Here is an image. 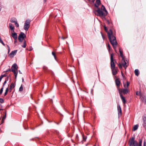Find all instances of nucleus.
<instances>
[{"label":"nucleus","mask_w":146,"mask_h":146,"mask_svg":"<svg viewBox=\"0 0 146 146\" xmlns=\"http://www.w3.org/2000/svg\"><path fill=\"white\" fill-rule=\"evenodd\" d=\"M104 30L106 32H107L108 38L110 43L115 50L116 52V48L117 46V43L115 36L114 33L112 32L111 29H110L109 31L107 32V29L106 27L104 26Z\"/></svg>","instance_id":"nucleus-1"},{"label":"nucleus","mask_w":146,"mask_h":146,"mask_svg":"<svg viewBox=\"0 0 146 146\" xmlns=\"http://www.w3.org/2000/svg\"><path fill=\"white\" fill-rule=\"evenodd\" d=\"M142 140L139 139L138 144L137 141L135 140L134 137H132L130 140L129 142V146H141Z\"/></svg>","instance_id":"nucleus-2"},{"label":"nucleus","mask_w":146,"mask_h":146,"mask_svg":"<svg viewBox=\"0 0 146 146\" xmlns=\"http://www.w3.org/2000/svg\"><path fill=\"white\" fill-rule=\"evenodd\" d=\"M18 66L16 64H14L11 68L12 71L14 73L15 78H16L17 76Z\"/></svg>","instance_id":"nucleus-3"},{"label":"nucleus","mask_w":146,"mask_h":146,"mask_svg":"<svg viewBox=\"0 0 146 146\" xmlns=\"http://www.w3.org/2000/svg\"><path fill=\"white\" fill-rule=\"evenodd\" d=\"M31 22L29 19H27L25 22V25L24 26V29L26 31H27L30 27V24Z\"/></svg>","instance_id":"nucleus-4"},{"label":"nucleus","mask_w":146,"mask_h":146,"mask_svg":"<svg viewBox=\"0 0 146 146\" xmlns=\"http://www.w3.org/2000/svg\"><path fill=\"white\" fill-rule=\"evenodd\" d=\"M113 53H112L111 54V68H115V64L114 62V60L113 59Z\"/></svg>","instance_id":"nucleus-5"},{"label":"nucleus","mask_w":146,"mask_h":146,"mask_svg":"<svg viewBox=\"0 0 146 146\" xmlns=\"http://www.w3.org/2000/svg\"><path fill=\"white\" fill-rule=\"evenodd\" d=\"M121 64L123 66L125 69H126L128 65V63L127 60H125L124 58L123 59H122L121 61Z\"/></svg>","instance_id":"nucleus-6"},{"label":"nucleus","mask_w":146,"mask_h":146,"mask_svg":"<svg viewBox=\"0 0 146 146\" xmlns=\"http://www.w3.org/2000/svg\"><path fill=\"white\" fill-rule=\"evenodd\" d=\"M26 37V35L24 33L21 32L18 36V40L19 41L22 42L24 38Z\"/></svg>","instance_id":"nucleus-7"},{"label":"nucleus","mask_w":146,"mask_h":146,"mask_svg":"<svg viewBox=\"0 0 146 146\" xmlns=\"http://www.w3.org/2000/svg\"><path fill=\"white\" fill-rule=\"evenodd\" d=\"M118 91L120 95L122 94L121 93H123L124 94H126L128 92V90L127 89H118Z\"/></svg>","instance_id":"nucleus-8"},{"label":"nucleus","mask_w":146,"mask_h":146,"mask_svg":"<svg viewBox=\"0 0 146 146\" xmlns=\"http://www.w3.org/2000/svg\"><path fill=\"white\" fill-rule=\"evenodd\" d=\"M96 11L98 13V15L100 17H102L105 15L104 12L99 8H98Z\"/></svg>","instance_id":"nucleus-9"},{"label":"nucleus","mask_w":146,"mask_h":146,"mask_svg":"<svg viewBox=\"0 0 146 146\" xmlns=\"http://www.w3.org/2000/svg\"><path fill=\"white\" fill-rule=\"evenodd\" d=\"M143 125L145 129L146 130V116L143 117Z\"/></svg>","instance_id":"nucleus-10"},{"label":"nucleus","mask_w":146,"mask_h":146,"mask_svg":"<svg viewBox=\"0 0 146 146\" xmlns=\"http://www.w3.org/2000/svg\"><path fill=\"white\" fill-rule=\"evenodd\" d=\"M17 52V50H15L12 51L9 54L10 56L11 57H13L16 54Z\"/></svg>","instance_id":"nucleus-11"},{"label":"nucleus","mask_w":146,"mask_h":146,"mask_svg":"<svg viewBox=\"0 0 146 146\" xmlns=\"http://www.w3.org/2000/svg\"><path fill=\"white\" fill-rule=\"evenodd\" d=\"M115 83L117 86V87L118 89H119V87L120 86V81L119 79H117L115 80Z\"/></svg>","instance_id":"nucleus-12"},{"label":"nucleus","mask_w":146,"mask_h":146,"mask_svg":"<svg viewBox=\"0 0 146 146\" xmlns=\"http://www.w3.org/2000/svg\"><path fill=\"white\" fill-rule=\"evenodd\" d=\"M112 70V74L113 75H115L117 73V68H111Z\"/></svg>","instance_id":"nucleus-13"},{"label":"nucleus","mask_w":146,"mask_h":146,"mask_svg":"<svg viewBox=\"0 0 146 146\" xmlns=\"http://www.w3.org/2000/svg\"><path fill=\"white\" fill-rule=\"evenodd\" d=\"M96 3L95 4V6L97 8H98V6L101 4V2L100 0H96Z\"/></svg>","instance_id":"nucleus-14"},{"label":"nucleus","mask_w":146,"mask_h":146,"mask_svg":"<svg viewBox=\"0 0 146 146\" xmlns=\"http://www.w3.org/2000/svg\"><path fill=\"white\" fill-rule=\"evenodd\" d=\"M12 36L14 38L15 40H16L17 38V35L16 33H12Z\"/></svg>","instance_id":"nucleus-15"},{"label":"nucleus","mask_w":146,"mask_h":146,"mask_svg":"<svg viewBox=\"0 0 146 146\" xmlns=\"http://www.w3.org/2000/svg\"><path fill=\"white\" fill-rule=\"evenodd\" d=\"M121 99L124 104H125L126 102L125 98L122 96V94L120 95Z\"/></svg>","instance_id":"nucleus-16"},{"label":"nucleus","mask_w":146,"mask_h":146,"mask_svg":"<svg viewBox=\"0 0 146 146\" xmlns=\"http://www.w3.org/2000/svg\"><path fill=\"white\" fill-rule=\"evenodd\" d=\"M9 26L11 30H12L13 32H14V27L13 26V24L11 23H9Z\"/></svg>","instance_id":"nucleus-17"},{"label":"nucleus","mask_w":146,"mask_h":146,"mask_svg":"<svg viewBox=\"0 0 146 146\" xmlns=\"http://www.w3.org/2000/svg\"><path fill=\"white\" fill-rule=\"evenodd\" d=\"M117 109L118 112V114H121V107L119 105L117 107Z\"/></svg>","instance_id":"nucleus-18"},{"label":"nucleus","mask_w":146,"mask_h":146,"mask_svg":"<svg viewBox=\"0 0 146 146\" xmlns=\"http://www.w3.org/2000/svg\"><path fill=\"white\" fill-rule=\"evenodd\" d=\"M119 52L120 54V56L122 57V59H123V58H124L123 56V51L121 50L120 48H119Z\"/></svg>","instance_id":"nucleus-19"},{"label":"nucleus","mask_w":146,"mask_h":146,"mask_svg":"<svg viewBox=\"0 0 146 146\" xmlns=\"http://www.w3.org/2000/svg\"><path fill=\"white\" fill-rule=\"evenodd\" d=\"M134 73L135 75L138 76L139 74V72L138 69H136L134 71Z\"/></svg>","instance_id":"nucleus-20"},{"label":"nucleus","mask_w":146,"mask_h":146,"mask_svg":"<svg viewBox=\"0 0 146 146\" xmlns=\"http://www.w3.org/2000/svg\"><path fill=\"white\" fill-rule=\"evenodd\" d=\"M138 126L137 125H135L133 127V130L134 131L138 129Z\"/></svg>","instance_id":"nucleus-21"},{"label":"nucleus","mask_w":146,"mask_h":146,"mask_svg":"<svg viewBox=\"0 0 146 146\" xmlns=\"http://www.w3.org/2000/svg\"><path fill=\"white\" fill-rule=\"evenodd\" d=\"M10 21L12 23H15L17 21L16 19L15 18H13L11 19Z\"/></svg>","instance_id":"nucleus-22"},{"label":"nucleus","mask_w":146,"mask_h":146,"mask_svg":"<svg viewBox=\"0 0 146 146\" xmlns=\"http://www.w3.org/2000/svg\"><path fill=\"white\" fill-rule=\"evenodd\" d=\"M102 9L104 11H105V13L107 14V10H106L104 6L103 5H102Z\"/></svg>","instance_id":"nucleus-23"},{"label":"nucleus","mask_w":146,"mask_h":146,"mask_svg":"<svg viewBox=\"0 0 146 146\" xmlns=\"http://www.w3.org/2000/svg\"><path fill=\"white\" fill-rule=\"evenodd\" d=\"M129 82H127V84H126V85L125 84H124V87L125 88H128L129 85Z\"/></svg>","instance_id":"nucleus-24"},{"label":"nucleus","mask_w":146,"mask_h":146,"mask_svg":"<svg viewBox=\"0 0 146 146\" xmlns=\"http://www.w3.org/2000/svg\"><path fill=\"white\" fill-rule=\"evenodd\" d=\"M82 136L83 138V141H86V136H85L83 134H82Z\"/></svg>","instance_id":"nucleus-25"},{"label":"nucleus","mask_w":146,"mask_h":146,"mask_svg":"<svg viewBox=\"0 0 146 146\" xmlns=\"http://www.w3.org/2000/svg\"><path fill=\"white\" fill-rule=\"evenodd\" d=\"M15 87V86L13 83H12L10 85V87L12 88H14Z\"/></svg>","instance_id":"nucleus-26"},{"label":"nucleus","mask_w":146,"mask_h":146,"mask_svg":"<svg viewBox=\"0 0 146 146\" xmlns=\"http://www.w3.org/2000/svg\"><path fill=\"white\" fill-rule=\"evenodd\" d=\"M26 46V44L25 41H24L23 43V44L22 46L23 48H25Z\"/></svg>","instance_id":"nucleus-27"},{"label":"nucleus","mask_w":146,"mask_h":146,"mask_svg":"<svg viewBox=\"0 0 146 146\" xmlns=\"http://www.w3.org/2000/svg\"><path fill=\"white\" fill-rule=\"evenodd\" d=\"M8 90H9V89H8V88H7L6 89V90H5V92L4 94L5 96H6L7 95V94L8 92Z\"/></svg>","instance_id":"nucleus-28"},{"label":"nucleus","mask_w":146,"mask_h":146,"mask_svg":"<svg viewBox=\"0 0 146 146\" xmlns=\"http://www.w3.org/2000/svg\"><path fill=\"white\" fill-rule=\"evenodd\" d=\"M23 85H21V87H20V88H19V91H20V92H22L23 91Z\"/></svg>","instance_id":"nucleus-29"},{"label":"nucleus","mask_w":146,"mask_h":146,"mask_svg":"<svg viewBox=\"0 0 146 146\" xmlns=\"http://www.w3.org/2000/svg\"><path fill=\"white\" fill-rule=\"evenodd\" d=\"M0 42L4 46L5 45V44L3 43V41L1 36H0Z\"/></svg>","instance_id":"nucleus-30"},{"label":"nucleus","mask_w":146,"mask_h":146,"mask_svg":"<svg viewBox=\"0 0 146 146\" xmlns=\"http://www.w3.org/2000/svg\"><path fill=\"white\" fill-rule=\"evenodd\" d=\"M52 54L54 56L55 59L56 60V57L55 53L54 52H52Z\"/></svg>","instance_id":"nucleus-31"},{"label":"nucleus","mask_w":146,"mask_h":146,"mask_svg":"<svg viewBox=\"0 0 146 146\" xmlns=\"http://www.w3.org/2000/svg\"><path fill=\"white\" fill-rule=\"evenodd\" d=\"M6 114H5V115H4V116L3 117V118H2V122L3 123V122L4 120H5V119L6 118Z\"/></svg>","instance_id":"nucleus-32"},{"label":"nucleus","mask_w":146,"mask_h":146,"mask_svg":"<svg viewBox=\"0 0 146 146\" xmlns=\"http://www.w3.org/2000/svg\"><path fill=\"white\" fill-rule=\"evenodd\" d=\"M5 75H1V76H0V82H1V81L2 78H3V77L5 76Z\"/></svg>","instance_id":"nucleus-33"},{"label":"nucleus","mask_w":146,"mask_h":146,"mask_svg":"<svg viewBox=\"0 0 146 146\" xmlns=\"http://www.w3.org/2000/svg\"><path fill=\"white\" fill-rule=\"evenodd\" d=\"M106 23L108 24H110L111 23V21H109L108 19L106 20Z\"/></svg>","instance_id":"nucleus-34"},{"label":"nucleus","mask_w":146,"mask_h":146,"mask_svg":"<svg viewBox=\"0 0 146 146\" xmlns=\"http://www.w3.org/2000/svg\"><path fill=\"white\" fill-rule=\"evenodd\" d=\"M3 87L0 89V94H2L3 92Z\"/></svg>","instance_id":"nucleus-35"},{"label":"nucleus","mask_w":146,"mask_h":146,"mask_svg":"<svg viewBox=\"0 0 146 146\" xmlns=\"http://www.w3.org/2000/svg\"><path fill=\"white\" fill-rule=\"evenodd\" d=\"M15 24L16 27H19V25L18 23H17V21L15 23Z\"/></svg>","instance_id":"nucleus-36"},{"label":"nucleus","mask_w":146,"mask_h":146,"mask_svg":"<svg viewBox=\"0 0 146 146\" xmlns=\"http://www.w3.org/2000/svg\"><path fill=\"white\" fill-rule=\"evenodd\" d=\"M4 100L3 99L1 98H0V102L3 103L4 102Z\"/></svg>","instance_id":"nucleus-37"},{"label":"nucleus","mask_w":146,"mask_h":146,"mask_svg":"<svg viewBox=\"0 0 146 146\" xmlns=\"http://www.w3.org/2000/svg\"><path fill=\"white\" fill-rule=\"evenodd\" d=\"M118 66L120 69H121L122 68V66L121 64L120 63H119L118 64Z\"/></svg>","instance_id":"nucleus-38"},{"label":"nucleus","mask_w":146,"mask_h":146,"mask_svg":"<svg viewBox=\"0 0 146 146\" xmlns=\"http://www.w3.org/2000/svg\"><path fill=\"white\" fill-rule=\"evenodd\" d=\"M76 139L77 141L78 140L79 137H78V135L77 134L76 135Z\"/></svg>","instance_id":"nucleus-39"},{"label":"nucleus","mask_w":146,"mask_h":146,"mask_svg":"<svg viewBox=\"0 0 146 146\" xmlns=\"http://www.w3.org/2000/svg\"><path fill=\"white\" fill-rule=\"evenodd\" d=\"M108 50L109 51H110V46L109 44H108Z\"/></svg>","instance_id":"nucleus-40"},{"label":"nucleus","mask_w":146,"mask_h":146,"mask_svg":"<svg viewBox=\"0 0 146 146\" xmlns=\"http://www.w3.org/2000/svg\"><path fill=\"white\" fill-rule=\"evenodd\" d=\"M136 94L137 95H140V92L137 91L136 92Z\"/></svg>","instance_id":"nucleus-41"},{"label":"nucleus","mask_w":146,"mask_h":146,"mask_svg":"<svg viewBox=\"0 0 146 146\" xmlns=\"http://www.w3.org/2000/svg\"><path fill=\"white\" fill-rule=\"evenodd\" d=\"M7 80H5V82H4V83H3V87L4 85H5V84H6V83H7Z\"/></svg>","instance_id":"nucleus-42"},{"label":"nucleus","mask_w":146,"mask_h":146,"mask_svg":"<svg viewBox=\"0 0 146 146\" xmlns=\"http://www.w3.org/2000/svg\"><path fill=\"white\" fill-rule=\"evenodd\" d=\"M67 38V37H62V38L63 39H64L65 38Z\"/></svg>","instance_id":"nucleus-43"},{"label":"nucleus","mask_w":146,"mask_h":146,"mask_svg":"<svg viewBox=\"0 0 146 146\" xmlns=\"http://www.w3.org/2000/svg\"><path fill=\"white\" fill-rule=\"evenodd\" d=\"M7 47L8 48V50H9L10 49V47L8 45H7Z\"/></svg>","instance_id":"nucleus-44"},{"label":"nucleus","mask_w":146,"mask_h":146,"mask_svg":"<svg viewBox=\"0 0 146 146\" xmlns=\"http://www.w3.org/2000/svg\"><path fill=\"white\" fill-rule=\"evenodd\" d=\"M19 72L20 74H22V72L20 70H19Z\"/></svg>","instance_id":"nucleus-45"},{"label":"nucleus","mask_w":146,"mask_h":146,"mask_svg":"<svg viewBox=\"0 0 146 146\" xmlns=\"http://www.w3.org/2000/svg\"><path fill=\"white\" fill-rule=\"evenodd\" d=\"M17 42V40H15V41H14V43H16Z\"/></svg>","instance_id":"nucleus-46"},{"label":"nucleus","mask_w":146,"mask_h":146,"mask_svg":"<svg viewBox=\"0 0 146 146\" xmlns=\"http://www.w3.org/2000/svg\"><path fill=\"white\" fill-rule=\"evenodd\" d=\"M13 89V88H11V87H10L9 90H12Z\"/></svg>","instance_id":"nucleus-47"},{"label":"nucleus","mask_w":146,"mask_h":146,"mask_svg":"<svg viewBox=\"0 0 146 146\" xmlns=\"http://www.w3.org/2000/svg\"><path fill=\"white\" fill-rule=\"evenodd\" d=\"M95 0H92V2H94V1H95Z\"/></svg>","instance_id":"nucleus-48"},{"label":"nucleus","mask_w":146,"mask_h":146,"mask_svg":"<svg viewBox=\"0 0 146 146\" xmlns=\"http://www.w3.org/2000/svg\"><path fill=\"white\" fill-rule=\"evenodd\" d=\"M9 92H11V91L12 90H9Z\"/></svg>","instance_id":"nucleus-49"},{"label":"nucleus","mask_w":146,"mask_h":146,"mask_svg":"<svg viewBox=\"0 0 146 146\" xmlns=\"http://www.w3.org/2000/svg\"><path fill=\"white\" fill-rule=\"evenodd\" d=\"M46 0H44V2H46Z\"/></svg>","instance_id":"nucleus-50"},{"label":"nucleus","mask_w":146,"mask_h":146,"mask_svg":"<svg viewBox=\"0 0 146 146\" xmlns=\"http://www.w3.org/2000/svg\"><path fill=\"white\" fill-rule=\"evenodd\" d=\"M22 81H23V82H24V79L23 78L22 79Z\"/></svg>","instance_id":"nucleus-51"},{"label":"nucleus","mask_w":146,"mask_h":146,"mask_svg":"<svg viewBox=\"0 0 146 146\" xmlns=\"http://www.w3.org/2000/svg\"><path fill=\"white\" fill-rule=\"evenodd\" d=\"M8 50V52H9L10 51V49L9 50Z\"/></svg>","instance_id":"nucleus-52"},{"label":"nucleus","mask_w":146,"mask_h":146,"mask_svg":"<svg viewBox=\"0 0 146 146\" xmlns=\"http://www.w3.org/2000/svg\"><path fill=\"white\" fill-rule=\"evenodd\" d=\"M94 146H95V145H94Z\"/></svg>","instance_id":"nucleus-53"}]
</instances>
